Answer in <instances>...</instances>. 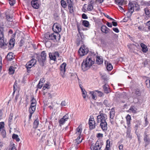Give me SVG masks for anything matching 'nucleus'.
Listing matches in <instances>:
<instances>
[{
  "label": "nucleus",
  "mask_w": 150,
  "mask_h": 150,
  "mask_svg": "<svg viewBox=\"0 0 150 150\" xmlns=\"http://www.w3.org/2000/svg\"><path fill=\"white\" fill-rule=\"evenodd\" d=\"M13 116V114L12 113H11L9 115L8 118V122L9 125H11L12 123V120Z\"/></svg>",
  "instance_id": "32"
},
{
  "label": "nucleus",
  "mask_w": 150,
  "mask_h": 150,
  "mask_svg": "<svg viewBox=\"0 0 150 150\" xmlns=\"http://www.w3.org/2000/svg\"><path fill=\"white\" fill-rule=\"evenodd\" d=\"M124 0H115L116 3L119 5H122L124 3Z\"/></svg>",
  "instance_id": "29"
},
{
  "label": "nucleus",
  "mask_w": 150,
  "mask_h": 150,
  "mask_svg": "<svg viewBox=\"0 0 150 150\" xmlns=\"http://www.w3.org/2000/svg\"><path fill=\"white\" fill-rule=\"evenodd\" d=\"M3 29L0 27V38H4Z\"/></svg>",
  "instance_id": "42"
},
{
  "label": "nucleus",
  "mask_w": 150,
  "mask_h": 150,
  "mask_svg": "<svg viewBox=\"0 0 150 150\" xmlns=\"http://www.w3.org/2000/svg\"><path fill=\"white\" fill-rule=\"evenodd\" d=\"M103 59L100 58V57H97L96 59V62L98 64H100L103 63Z\"/></svg>",
  "instance_id": "25"
},
{
  "label": "nucleus",
  "mask_w": 150,
  "mask_h": 150,
  "mask_svg": "<svg viewBox=\"0 0 150 150\" xmlns=\"http://www.w3.org/2000/svg\"><path fill=\"white\" fill-rule=\"evenodd\" d=\"M130 132L131 127H130V126H129L127 128V131L126 132L127 137L129 138H131L132 135H131Z\"/></svg>",
  "instance_id": "18"
},
{
  "label": "nucleus",
  "mask_w": 150,
  "mask_h": 150,
  "mask_svg": "<svg viewBox=\"0 0 150 150\" xmlns=\"http://www.w3.org/2000/svg\"><path fill=\"white\" fill-rule=\"evenodd\" d=\"M137 109L134 106H132L129 109V111L130 110L132 111V113H136Z\"/></svg>",
  "instance_id": "28"
},
{
  "label": "nucleus",
  "mask_w": 150,
  "mask_h": 150,
  "mask_svg": "<svg viewBox=\"0 0 150 150\" xmlns=\"http://www.w3.org/2000/svg\"><path fill=\"white\" fill-rule=\"evenodd\" d=\"M29 62H30V63L31 64H33V65L34 66L36 62V60L35 59H33L30 61H29Z\"/></svg>",
  "instance_id": "48"
},
{
  "label": "nucleus",
  "mask_w": 150,
  "mask_h": 150,
  "mask_svg": "<svg viewBox=\"0 0 150 150\" xmlns=\"http://www.w3.org/2000/svg\"><path fill=\"white\" fill-rule=\"evenodd\" d=\"M6 17L7 20L9 21H11L12 19V17L10 16L9 15H6Z\"/></svg>",
  "instance_id": "57"
},
{
  "label": "nucleus",
  "mask_w": 150,
  "mask_h": 150,
  "mask_svg": "<svg viewBox=\"0 0 150 150\" xmlns=\"http://www.w3.org/2000/svg\"><path fill=\"white\" fill-rule=\"evenodd\" d=\"M106 149H110V142L109 139H108L106 141Z\"/></svg>",
  "instance_id": "49"
},
{
  "label": "nucleus",
  "mask_w": 150,
  "mask_h": 150,
  "mask_svg": "<svg viewBox=\"0 0 150 150\" xmlns=\"http://www.w3.org/2000/svg\"><path fill=\"white\" fill-rule=\"evenodd\" d=\"M95 60L92 56H88L82 63L81 67L83 71H86L90 68L94 63Z\"/></svg>",
  "instance_id": "1"
},
{
  "label": "nucleus",
  "mask_w": 150,
  "mask_h": 150,
  "mask_svg": "<svg viewBox=\"0 0 150 150\" xmlns=\"http://www.w3.org/2000/svg\"><path fill=\"white\" fill-rule=\"evenodd\" d=\"M90 94L92 96V98L94 100H96L97 98L96 94L93 91L90 92Z\"/></svg>",
  "instance_id": "47"
},
{
  "label": "nucleus",
  "mask_w": 150,
  "mask_h": 150,
  "mask_svg": "<svg viewBox=\"0 0 150 150\" xmlns=\"http://www.w3.org/2000/svg\"><path fill=\"white\" fill-rule=\"evenodd\" d=\"M45 37L47 39L52 40L54 42L59 41L60 38V34L55 32L52 33H47L45 34Z\"/></svg>",
  "instance_id": "3"
},
{
  "label": "nucleus",
  "mask_w": 150,
  "mask_h": 150,
  "mask_svg": "<svg viewBox=\"0 0 150 150\" xmlns=\"http://www.w3.org/2000/svg\"><path fill=\"white\" fill-rule=\"evenodd\" d=\"M95 145L97 146L98 148H100V150L102 146V145L101 144V143H100V142L98 141H97Z\"/></svg>",
  "instance_id": "46"
},
{
  "label": "nucleus",
  "mask_w": 150,
  "mask_h": 150,
  "mask_svg": "<svg viewBox=\"0 0 150 150\" xmlns=\"http://www.w3.org/2000/svg\"><path fill=\"white\" fill-rule=\"evenodd\" d=\"M138 28L140 31L144 30V27L143 25H140L138 27Z\"/></svg>",
  "instance_id": "55"
},
{
  "label": "nucleus",
  "mask_w": 150,
  "mask_h": 150,
  "mask_svg": "<svg viewBox=\"0 0 150 150\" xmlns=\"http://www.w3.org/2000/svg\"><path fill=\"white\" fill-rule=\"evenodd\" d=\"M144 140L145 143L144 145L145 147H146L150 144V139H149V135L147 134L146 132H144Z\"/></svg>",
  "instance_id": "9"
},
{
  "label": "nucleus",
  "mask_w": 150,
  "mask_h": 150,
  "mask_svg": "<svg viewBox=\"0 0 150 150\" xmlns=\"http://www.w3.org/2000/svg\"><path fill=\"white\" fill-rule=\"evenodd\" d=\"M112 66L110 63H108L107 66V69L108 71H111L112 69Z\"/></svg>",
  "instance_id": "40"
},
{
  "label": "nucleus",
  "mask_w": 150,
  "mask_h": 150,
  "mask_svg": "<svg viewBox=\"0 0 150 150\" xmlns=\"http://www.w3.org/2000/svg\"><path fill=\"white\" fill-rule=\"evenodd\" d=\"M108 86L106 84H105L103 86V88L105 92L106 93H108L109 91V89H108Z\"/></svg>",
  "instance_id": "35"
},
{
  "label": "nucleus",
  "mask_w": 150,
  "mask_h": 150,
  "mask_svg": "<svg viewBox=\"0 0 150 150\" xmlns=\"http://www.w3.org/2000/svg\"><path fill=\"white\" fill-rule=\"evenodd\" d=\"M9 71L10 74H13L15 71L14 67L12 66L10 67L9 69Z\"/></svg>",
  "instance_id": "37"
},
{
  "label": "nucleus",
  "mask_w": 150,
  "mask_h": 150,
  "mask_svg": "<svg viewBox=\"0 0 150 150\" xmlns=\"http://www.w3.org/2000/svg\"><path fill=\"white\" fill-rule=\"evenodd\" d=\"M100 126L101 129L104 131H106L108 129L107 124L106 121L101 122L100 123Z\"/></svg>",
  "instance_id": "12"
},
{
  "label": "nucleus",
  "mask_w": 150,
  "mask_h": 150,
  "mask_svg": "<svg viewBox=\"0 0 150 150\" xmlns=\"http://www.w3.org/2000/svg\"><path fill=\"white\" fill-rule=\"evenodd\" d=\"M18 86V83L16 81L14 83L13 88V94L14 93H15V92L16 91V90L17 89V88L18 87L17 86Z\"/></svg>",
  "instance_id": "34"
},
{
  "label": "nucleus",
  "mask_w": 150,
  "mask_h": 150,
  "mask_svg": "<svg viewBox=\"0 0 150 150\" xmlns=\"http://www.w3.org/2000/svg\"><path fill=\"white\" fill-rule=\"evenodd\" d=\"M39 123V120L38 119L36 120L34 122L33 127L35 128H36L38 125Z\"/></svg>",
  "instance_id": "27"
},
{
  "label": "nucleus",
  "mask_w": 150,
  "mask_h": 150,
  "mask_svg": "<svg viewBox=\"0 0 150 150\" xmlns=\"http://www.w3.org/2000/svg\"><path fill=\"white\" fill-rule=\"evenodd\" d=\"M49 57L50 59L51 60H52L54 61H55L56 59V58L55 57V55H54V54L53 53H52L51 54H49Z\"/></svg>",
  "instance_id": "39"
},
{
  "label": "nucleus",
  "mask_w": 150,
  "mask_h": 150,
  "mask_svg": "<svg viewBox=\"0 0 150 150\" xmlns=\"http://www.w3.org/2000/svg\"><path fill=\"white\" fill-rule=\"evenodd\" d=\"M93 9V6L91 4H89L87 7V9L89 11H91Z\"/></svg>",
  "instance_id": "44"
},
{
  "label": "nucleus",
  "mask_w": 150,
  "mask_h": 150,
  "mask_svg": "<svg viewBox=\"0 0 150 150\" xmlns=\"http://www.w3.org/2000/svg\"><path fill=\"white\" fill-rule=\"evenodd\" d=\"M1 132V134L3 137V138H4L5 137L6 133L5 130H4V129H2L0 131Z\"/></svg>",
  "instance_id": "45"
},
{
  "label": "nucleus",
  "mask_w": 150,
  "mask_h": 150,
  "mask_svg": "<svg viewBox=\"0 0 150 150\" xmlns=\"http://www.w3.org/2000/svg\"><path fill=\"white\" fill-rule=\"evenodd\" d=\"M31 101V105L36 106V101L35 99H34V97L33 96H32V97Z\"/></svg>",
  "instance_id": "33"
},
{
  "label": "nucleus",
  "mask_w": 150,
  "mask_h": 150,
  "mask_svg": "<svg viewBox=\"0 0 150 150\" xmlns=\"http://www.w3.org/2000/svg\"><path fill=\"white\" fill-rule=\"evenodd\" d=\"M66 66V64L65 63H63L61 65L60 67V74L63 78L64 77V73L65 71V67Z\"/></svg>",
  "instance_id": "10"
},
{
  "label": "nucleus",
  "mask_w": 150,
  "mask_h": 150,
  "mask_svg": "<svg viewBox=\"0 0 150 150\" xmlns=\"http://www.w3.org/2000/svg\"><path fill=\"white\" fill-rule=\"evenodd\" d=\"M81 137L79 135V136L77 138V139L76 140L78 141V143H81L82 141V139H81L80 140V139Z\"/></svg>",
  "instance_id": "59"
},
{
  "label": "nucleus",
  "mask_w": 150,
  "mask_h": 150,
  "mask_svg": "<svg viewBox=\"0 0 150 150\" xmlns=\"http://www.w3.org/2000/svg\"><path fill=\"white\" fill-rule=\"evenodd\" d=\"M101 30L102 32L105 34H107L109 33L110 29L106 26L103 25L101 26Z\"/></svg>",
  "instance_id": "14"
},
{
  "label": "nucleus",
  "mask_w": 150,
  "mask_h": 150,
  "mask_svg": "<svg viewBox=\"0 0 150 150\" xmlns=\"http://www.w3.org/2000/svg\"><path fill=\"white\" fill-rule=\"evenodd\" d=\"M88 124L89 128L90 129H93L95 128V122L93 117H90L89 120Z\"/></svg>",
  "instance_id": "8"
},
{
  "label": "nucleus",
  "mask_w": 150,
  "mask_h": 150,
  "mask_svg": "<svg viewBox=\"0 0 150 150\" xmlns=\"http://www.w3.org/2000/svg\"><path fill=\"white\" fill-rule=\"evenodd\" d=\"M118 9L122 12H124V8L122 7H121L120 5H119L117 7Z\"/></svg>",
  "instance_id": "56"
},
{
  "label": "nucleus",
  "mask_w": 150,
  "mask_h": 150,
  "mask_svg": "<svg viewBox=\"0 0 150 150\" xmlns=\"http://www.w3.org/2000/svg\"><path fill=\"white\" fill-rule=\"evenodd\" d=\"M12 137L13 139H15L17 142H19L20 140V139L18 137V136L17 134H13Z\"/></svg>",
  "instance_id": "31"
},
{
  "label": "nucleus",
  "mask_w": 150,
  "mask_h": 150,
  "mask_svg": "<svg viewBox=\"0 0 150 150\" xmlns=\"http://www.w3.org/2000/svg\"><path fill=\"white\" fill-rule=\"evenodd\" d=\"M139 9V6L137 2H130L128 4V10L126 13L128 17H130L134 10L138 11Z\"/></svg>",
  "instance_id": "2"
},
{
  "label": "nucleus",
  "mask_w": 150,
  "mask_h": 150,
  "mask_svg": "<svg viewBox=\"0 0 150 150\" xmlns=\"http://www.w3.org/2000/svg\"><path fill=\"white\" fill-rule=\"evenodd\" d=\"M35 110V105H31L29 111V113H33Z\"/></svg>",
  "instance_id": "23"
},
{
  "label": "nucleus",
  "mask_w": 150,
  "mask_h": 150,
  "mask_svg": "<svg viewBox=\"0 0 150 150\" xmlns=\"http://www.w3.org/2000/svg\"><path fill=\"white\" fill-rule=\"evenodd\" d=\"M46 54L45 51H42L41 54V55L37 57V59L39 62H43L46 59Z\"/></svg>",
  "instance_id": "6"
},
{
  "label": "nucleus",
  "mask_w": 150,
  "mask_h": 150,
  "mask_svg": "<svg viewBox=\"0 0 150 150\" xmlns=\"http://www.w3.org/2000/svg\"><path fill=\"white\" fill-rule=\"evenodd\" d=\"M7 43L5 42L4 38H0V47L4 48V47L6 45Z\"/></svg>",
  "instance_id": "16"
},
{
  "label": "nucleus",
  "mask_w": 150,
  "mask_h": 150,
  "mask_svg": "<svg viewBox=\"0 0 150 150\" xmlns=\"http://www.w3.org/2000/svg\"><path fill=\"white\" fill-rule=\"evenodd\" d=\"M96 92L97 93L98 95L100 97L102 96L103 95V93L100 91H96Z\"/></svg>",
  "instance_id": "58"
},
{
  "label": "nucleus",
  "mask_w": 150,
  "mask_h": 150,
  "mask_svg": "<svg viewBox=\"0 0 150 150\" xmlns=\"http://www.w3.org/2000/svg\"><path fill=\"white\" fill-rule=\"evenodd\" d=\"M15 43V39L13 38L9 40L8 43V47L9 49L13 48Z\"/></svg>",
  "instance_id": "13"
},
{
  "label": "nucleus",
  "mask_w": 150,
  "mask_h": 150,
  "mask_svg": "<svg viewBox=\"0 0 150 150\" xmlns=\"http://www.w3.org/2000/svg\"><path fill=\"white\" fill-rule=\"evenodd\" d=\"M145 83L147 88H149L150 87V80L149 78H146Z\"/></svg>",
  "instance_id": "30"
},
{
  "label": "nucleus",
  "mask_w": 150,
  "mask_h": 150,
  "mask_svg": "<svg viewBox=\"0 0 150 150\" xmlns=\"http://www.w3.org/2000/svg\"><path fill=\"white\" fill-rule=\"evenodd\" d=\"M149 61L148 60H146L143 63L144 66H146L148 64Z\"/></svg>",
  "instance_id": "61"
},
{
  "label": "nucleus",
  "mask_w": 150,
  "mask_h": 150,
  "mask_svg": "<svg viewBox=\"0 0 150 150\" xmlns=\"http://www.w3.org/2000/svg\"><path fill=\"white\" fill-rule=\"evenodd\" d=\"M82 94L83 98L84 99H85L86 97V95L87 94L86 91L82 93Z\"/></svg>",
  "instance_id": "63"
},
{
  "label": "nucleus",
  "mask_w": 150,
  "mask_h": 150,
  "mask_svg": "<svg viewBox=\"0 0 150 150\" xmlns=\"http://www.w3.org/2000/svg\"><path fill=\"white\" fill-rule=\"evenodd\" d=\"M76 134H78L79 135L81 134L82 131V125L79 126L76 129Z\"/></svg>",
  "instance_id": "19"
},
{
  "label": "nucleus",
  "mask_w": 150,
  "mask_h": 150,
  "mask_svg": "<svg viewBox=\"0 0 150 150\" xmlns=\"http://www.w3.org/2000/svg\"><path fill=\"white\" fill-rule=\"evenodd\" d=\"M49 83L45 84L43 87V89L45 90L46 88L49 89L50 88Z\"/></svg>",
  "instance_id": "51"
},
{
  "label": "nucleus",
  "mask_w": 150,
  "mask_h": 150,
  "mask_svg": "<svg viewBox=\"0 0 150 150\" xmlns=\"http://www.w3.org/2000/svg\"><path fill=\"white\" fill-rule=\"evenodd\" d=\"M69 119V116L68 113L66 114L62 118L60 119L59 121L60 124H63L66 121H67Z\"/></svg>",
  "instance_id": "11"
},
{
  "label": "nucleus",
  "mask_w": 150,
  "mask_h": 150,
  "mask_svg": "<svg viewBox=\"0 0 150 150\" xmlns=\"http://www.w3.org/2000/svg\"><path fill=\"white\" fill-rule=\"evenodd\" d=\"M127 120V124L128 126H129L130 124V121L131 120V116L129 115H128L126 117Z\"/></svg>",
  "instance_id": "26"
},
{
  "label": "nucleus",
  "mask_w": 150,
  "mask_h": 150,
  "mask_svg": "<svg viewBox=\"0 0 150 150\" xmlns=\"http://www.w3.org/2000/svg\"><path fill=\"white\" fill-rule=\"evenodd\" d=\"M82 18L83 19H86L88 18L87 15L85 13H83L82 15Z\"/></svg>",
  "instance_id": "60"
},
{
  "label": "nucleus",
  "mask_w": 150,
  "mask_h": 150,
  "mask_svg": "<svg viewBox=\"0 0 150 150\" xmlns=\"http://www.w3.org/2000/svg\"><path fill=\"white\" fill-rule=\"evenodd\" d=\"M107 116L106 115L101 113L100 115H98L97 117V122H103L106 121V120L107 119Z\"/></svg>",
  "instance_id": "5"
},
{
  "label": "nucleus",
  "mask_w": 150,
  "mask_h": 150,
  "mask_svg": "<svg viewBox=\"0 0 150 150\" xmlns=\"http://www.w3.org/2000/svg\"><path fill=\"white\" fill-rule=\"evenodd\" d=\"M140 45L142 48V51L144 53H146L148 50L147 46L143 43H141L140 44Z\"/></svg>",
  "instance_id": "17"
},
{
  "label": "nucleus",
  "mask_w": 150,
  "mask_h": 150,
  "mask_svg": "<svg viewBox=\"0 0 150 150\" xmlns=\"http://www.w3.org/2000/svg\"><path fill=\"white\" fill-rule=\"evenodd\" d=\"M24 39H21L20 41V46H22V45L23 44V43H24Z\"/></svg>",
  "instance_id": "62"
},
{
  "label": "nucleus",
  "mask_w": 150,
  "mask_h": 150,
  "mask_svg": "<svg viewBox=\"0 0 150 150\" xmlns=\"http://www.w3.org/2000/svg\"><path fill=\"white\" fill-rule=\"evenodd\" d=\"M103 104L105 105L106 107L109 106L110 105V104L108 102L107 100H105L103 101Z\"/></svg>",
  "instance_id": "53"
},
{
  "label": "nucleus",
  "mask_w": 150,
  "mask_h": 150,
  "mask_svg": "<svg viewBox=\"0 0 150 150\" xmlns=\"http://www.w3.org/2000/svg\"><path fill=\"white\" fill-rule=\"evenodd\" d=\"M115 112L114 109L112 108L110 112V118L112 119H113L114 116Z\"/></svg>",
  "instance_id": "24"
},
{
  "label": "nucleus",
  "mask_w": 150,
  "mask_h": 150,
  "mask_svg": "<svg viewBox=\"0 0 150 150\" xmlns=\"http://www.w3.org/2000/svg\"><path fill=\"white\" fill-rule=\"evenodd\" d=\"M31 4L32 6L35 9H37L39 8V6L37 2V1H32L31 2Z\"/></svg>",
  "instance_id": "15"
},
{
  "label": "nucleus",
  "mask_w": 150,
  "mask_h": 150,
  "mask_svg": "<svg viewBox=\"0 0 150 150\" xmlns=\"http://www.w3.org/2000/svg\"><path fill=\"white\" fill-rule=\"evenodd\" d=\"M11 6H13L15 3V0H8Z\"/></svg>",
  "instance_id": "52"
},
{
  "label": "nucleus",
  "mask_w": 150,
  "mask_h": 150,
  "mask_svg": "<svg viewBox=\"0 0 150 150\" xmlns=\"http://www.w3.org/2000/svg\"><path fill=\"white\" fill-rule=\"evenodd\" d=\"M91 150H100V148L98 147L95 145L92 144L91 146Z\"/></svg>",
  "instance_id": "36"
},
{
  "label": "nucleus",
  "mask_w": 150,
  "mask_h": 150,
  "mask_svg": "<svg viewBox=\"0 0 150 150\" xmlns=\"http://www.w3.org/2000/svg\"><path fill=\"white\" fill-rule=\"evenodd\" d=\"M61 3L62 6L64 8H65L67 6V3L64 0H62Z\"/></svg>",
  "instance_id": "38"
},
{
  "label": "nucleus",
  "mask_w": 150,
  "mask_h": 150,
  "mask_svg": "<svg viewBox=\"0 0 150 150\" xmlns=\"http://www.w3.org/2000/svg\"><path fill=\"white\" fill-rule=\"evenodd\" d=\"M145 13L146 15L148 16V17H150V12L147 8L144 9Z\"/></svg>",
  "instance_id": "43"
},
{
  "label": "nucleus",
  "mask_w": 150,
  "mask_h": 150,
  "mask_svg": "<svg viewBox=\"0 0 150 150\" xmlns=\"http://www.w3.org/2000/svg\"><path fill=\"white\" fill-rule=\"evenodd\" d=\"M89 51L88 49L85 45H83L79 49L78 51V53L81 56H83L86 54Z\"/></svg>",
  "instance_id": "4"
},
{
  "label": "nucleus",
  "mask_w": 150,
  "mask_h": 150,
  "mask_svg": "<svg viewBox=\"0 0 150 150\" xmlns=\"http://www.w3.org/2000/svg\"><path fill=\"white\" fill-rule=\"evenodd\" d=\"M68 7H69L73 6V2H72L71 0H67V1Z\"/></svg>",
  "instance_id": "50"
},
{
  "label": "nucleus",
  "mask_w": 150,
  "mask_h": 150,
  "mask_svg": "<svg viewBox=\"0 0 150 150\" xmlns=\"http://www.w3.org/2000/svg\"><path fill=\"white\" fill-rule=\"evenodd\" d=\"M113 30L116 33H118L119 31V30L117 28H113Z\"/></svg>",
  "instance_id": "64"
},
{
  "label": "nucleus",
  "mask_w": 150,
  "mask_h": 150,
  "mask_svg": "<svg viewBox=\"0 0 150 150\" xmlns=\"http://www.w3.org/2000/svg\"><path fill=\"white\" fill-rule=\"evenodd\" d=\"M69 12L70 13H72L74 12V9L73 6L68 7Z\"/></svg>",
  "instance_id": "54"
},
{
  "label": "nucleus",
  "mask_w": 150,
  "mask_h": 150,
  "mask_svg": "<svg viewBox=\"0 0 150 150\" xmlns=\"http://www.w3.org/2000/svg\"><path fill=\"white\" fill-rule=\"evenodd\" d=\"M52 30L54 32L58 33L61 31V26L60 24L57 23H55L53 25Z\"/></svg>",
  "instance_id": "7"
},
{
  "label": "nucleus",
  "mask_w": 150,
  "mask_h": 150,
  "mask_svg": "<svg viewBox=\"0 0 150 150\" xmlns=\"http://www.w3.org/2000/svg\"><path fill=\"white\" fill-rule=\"evenodd\" d=\"M83 25L85 27H88L89 25V22L87 21H84L83 22Z\"/></svg>",
  "instance_id": "41"
},
{
  "label": "nucleus",
  "mask_w": 150,
  "mask_h": 150,
  "mask_svg": "<svg viewBox=\"0 0 150 150\" xmlns=\"http://www.w3.org/2000/svg\"><path fill=\"white\" fill-rule=\"evenodd\" d=\"M30 62H28L26 65V67L27 69V71L29 72L30 71V69L33 66H34L31 64L30 63Z\"/></svg>",
  "instance_id": "20"
},
{
  "label": "nucleus",
  "mask_w": 150,
  "mask_h": 150,
  "mask_svg": "<svg viewBox=\"0 0 150 150\" xmlns=\"http://www.w3.org/2000/svg\"><path fill=\"white\" fill-rule=\"evenodd\" d=\"M44 81V79H41L37 85V87L39 88H41L42 86L43 85V82Z\"/></svg>",
  "instance_id": "21"
},
{
  "label": "nucleus",
  "mask_w": 150,
  "mask_h": 150,
  "mask_svg": "<svg viewBox=\"0 0 150 150\" xmlns=\"http://www.w3.org/2000/svg\"><path fill=\"white\" fill-rule=\"evenodd\" d=\"M134 93L136 97L139 96L141 94V91L139 89H137L135 91Z\"/></svg>",
  "instance_id": "22"
}]
</instances>
